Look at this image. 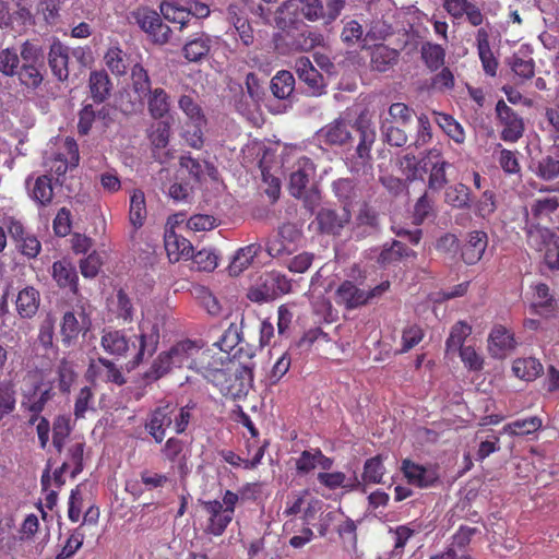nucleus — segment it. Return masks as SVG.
Returning a JSON list of instances; mask_svg holds the SVG:
<instances>
[{
  "label": "nucleus",
  "instance_id": "f257e3e1",
  "mask_svg": "<svg viewBox=\"0 0 559 559\" xmlns=\"http://www.w3.org/2000/svg\"><path fill=\"white\" fill-rule=\"evenodd\" d=\"M274 20L278 32L274 34L273 43L280 55L307 52L323 40L321 34L307 29V25L299 19L297 9L288 1L278 7Z\"/></svg>",
  "mask_w": 559,
  "mask_h": 559
},
{
  "label": "nucleus",
  "instance_id": "f03ea898",
  "mask_svg": "<svg viewBox=\"0 0 559 559\" xmlns=\"http://www.w3.org/2000/svg\"><path fill=\"white\" fill-rule=\"evenodd\" d=\"M139 334L135 335V342H131L122 330H104L100 337L102 348L115 357L127 358L133 350L131 359L128 361V368L134 369L144 360L145 356H152L159 344V328L156 323L142 321L139 323Z\"/></svg>",
  "mask_w": 559,
  "mask_h": 559
},
{
  "label": "nucleus",
  "instance_id": "7ed1b4c3",
  "mask_svg": "<svg viewBox=\"0 0 559 559\" xmlns=\"http://www.w3.org/2000/svg\"><path fill=\"white\" fill-rule=\"evenodd\" d=\"M209 359L213 356L206 352H202L201 347L191 340H183L173 345L169 350L162 352L152 362L150 369L144 372L145 381L153 382L174 368H189L202 372Z\"/></svg>",
  "mask_w": 559,
  "mask_h": 559
},
{
  "label": "nucleus",
  "instance_id": "20e7f679",
  "mask_svg": "<svg viewBox=\"0 0 559 559\" xmlns=\"http://www.w3.org/2000/svg\"><path fill=\"white\" fill-rule=\"evenodd\" d=\"M131 88L138 96V100L122 107L124 112L142 111L146 104L147 111L153 119L159 120L169 114L171 108L170 95L163 87H152L148 72L140 63L134 64L131 69Z\"/></svg>",
  "mask_w": 559,
  "mask_h": 559
},
{
  "label": "nucleus",
  "instance_id": "39448f33",
  "mask_svg": "<svg viewBox=\"0 0 559 559\" xmlns=\"http://www.w3.org/2000/svg\"><path fill=\"white\" fill-rule=\"evenodd\" d=\"M216 364L217 360L212 364L209 359L206 365L202 367L201 373L203 377L216 386L225 397L237 400L245 396L253 379L252 366L243 365L233 371L229 367H224L222 359H219V367L214 366Z\"/></svg>",
  "mask_w": 559,
  "mask_h": 559
},
{
  "label": "nucleus",
  "instance_id": "423d86ee",
  "mask_svg": "<svg viewBox=\"0 0 559 559\" xmlns=\"http://www.w3.org/2000/svg\"><path fill=\"white\" fill-rule=\"evenodd\" d=\"M191 417L189 406L178 407L171 402H165L147 414L144 428L156 443H162L166 437V430L171 426L176 433H183Z\"/></svg>",
  "mask_w": 559,
  "mask_h": 559
},
{
  "label": "nucleus",
  "instance_id": "0eeeda50",
  "mask_svg": "<svg viewBox=\"0 0 559 559\" xmlns=\"http://www.w3.org/2000/svg\"><path fill=\"white\" fill-rule=\"evenodd\" d=\"M130 19L156 45H165L171 36V28L163 22L159 14L148 8L140 7L130 13Z\"/></svg>",
  "mask_w": 559,
  "mask_h": 559
},
{
  "label": "nucleus",
  "instance_id": "6e6552de",
  "mask_svg": "<svg viewBox=\"0 0 559 559\" xmlns=\"http://www.w3.org/2000/svg\"><path fill=\"white\" fill-rule=\"evenodd\" d=\"M301 231L295 224L285 223L280 226L277 234L267 241L266 252L272 258H283L290 255L297 249V243L301 239Z\"/></svg>",
  "mask_w": 559,
  "mask_h": 559
},
{
  "label": "nucleus",
  "instance_id": "1a4fd4ad",
  "mask_svg": "<svg viewBox=\"0 0 559 559\" xmlns=\"http://www.w3.org/2000/svg\"><path fill=\"white\" fill-rule=\"evenodd\" d=\"M496 112L502 126L500 133L501 140L510 143L519 141L524 133L523 119L502 99L498 100Z\"/></svg>",
  "mask_w": 559,
  "mask_h": 559
},
{
  "label": "nucleus",
  "instance_id": "9d476101",
  "mask_svg": "<svg viewBox=\"0 0 559 559\" xmlns=\"http://www.w3.org/2000/svg\"><path fill=\"white\" fill-rule=\"evenodd\" d=\"M401 471L409 485L419 488H430L439 483V473L436 466H424L408 459L402 461Z\"/></svg>",
  "mask_w": 559,
  "mask_h": 559
},
{
  "label": "nucleus",
  "instance_id": "9b49d317",
  "mask_svg": "<svg viewBox=\"0 0 559 559\" xmlns=\"http://www.w3.org/2000/svg\"><path fill=\"white\" fill-rule=\"evenodd\" d=\"M444 11L454 20H465L475 27L485 21V14L475 0H442Z\"/></svg>",
  "mask_w": 559,
  "mask_h": 559
},
{
  "label": "nucleus",
  "instance_id": "f8f14e48",
  "mask_svg": "<svg viewBox=\"0 0 559 559\" xmlns=\"http://www.w3.org/2000/svg\"><path fill=\"white\" fill-rule=\"evenodd\" d=\"M223 503L216 499L202 501V509L207 515L204 532L213 536H222L234 516L223 509Z\"/></svg>",
  "mask_w": 559,
  "mask_h": 559
},
{
  "label": "nucleus",
  "instance_id": "ddd939ff",
  "mask_svg": "<svg viewBox=\"0 0 559 559\" xmlns=\"http://www.w3.org/2000/svg\"><path fill=\"white\" fill-rule=\"evenodd\" d=\"M316 174L313 162L306 156L300 157L294 166L289 177L288 190L289 193L300 199L306 193V188Z\"/></svg>",
  "mask_w": 559,
  "mask_h": 559
},
{
  "label": "nucleus",
  "instance_id": "4468645a",
  "mask_svg": "<svg viewBox=\"0 0 559 559\" xmlns=\"http://www.w3.org/2000/svg\"><path fill=\"white\" fill-rule=\"evenodd\" d=\"M87 377L92 380H102L119 386L127 383L121 369L112 360L105 357H98L91 361L87 368Z\"/></svg>",
  "mask_w": 559,
  "mask_h": 559
},
{
  "label": "nucleus",
  "instance_id": "2eb2a0df",
  "mask_svg": "<svg viewBox=\"0 0 559 559\" xmlns=\"http://www.w3.org/2000/svg\"><path fill=\"white\" fill-rule=\"evenodd\" d=\"M64 147L70 158L59 153L46 162V166L51 174L56 175L57 180L64 176L69 168L76 167L80 160L79 147L74 139L67 138Z\"/></svg>",
  "mask_w": 559,
  "mask_h": 559
},
{
  "label": "nucleus",
  "instance_id": "dca6fc26",
  "mask_svg": "<svg viewBox=\"0 0 559 559\" xmlns=\"http://www.w3.org/2000/svg\"><path fill=\"white\" fill-rule=\"evenodd\" d=\"M514 333L501 324L491 329L488 337V349L492 357L503 358L516 347Z\"/></svg>",
  "mask_w": 559,
  "mask_h": 559
},
{
  "label": "nucleus",
  "instance_id": "f3484780",
  "mask_svg": "<svg viewBox=\"0 0 559 559\" xmlns=\"http://www.w3.org/2000/svg\"><path fill=\"white\" fill-rule=\"evenodd\" d=\"M350 212L343 207L341 212L332 209H321L317 214V223L324 234L340 235L350 221Z\"/></svg>",
  "mask_w": 559,
  "mask_h": 559
},
{
  "label": "nucleus",
  "instance_id": "a211bd4d",
  "mask_svg": "<svg viewBox=\"0 0 559 559\" xmlns=\"http://www.w3.org/2000/svg\"><path fill=\"white\" fill-rule=\"evenodd\" d=\"M524 230L527 245L536 251H543L546 247L559 240V235L554 229L531 222L528 218Z\"/></svg>",
  "mask_w": 559,
  "mask_h": 559
},
{
  "label": "nucleus",
  "instance_id": "6ab92c4d",
  "mask_svg": "<svg viewBox=\"0 0 559 559\" xmlns=\"http://www.w3.org/2000/svg\"><path fill=\"white\" fill-rule=\"evenodd\" d=\"M488 246V236L483 230L467 234L466 241L461 247V258L467 265L476 264L484 255Z\"/></svg>",
  "mask_w": 559,
  "mask_h": 559
},
{
  "label": "nucleus",
  "instance_id": "aec40b11",
  "mask_svg": "<svg viewBox=\"0 0 559 559\" xmlns=\"http://www.w3.org/2000/svg\"><path fill=\"white\" fill-rule=\"evenodd\" d=\"M333 466V460L323 454L319 448L304 450L295 461V467L298 474L307 475L316 467L329 471Z\"/></svg>",
  "mask_w": 559,
  "mask_h": 559
},
{
  "label": "nucleus",
  "instance_id": "412c9836",
  "mask_svg": "<svg viewBox=\"0 0 559 559\" xmlns=\"http://www.w3.org/2000/svg\"><path fill=\"white\" fill-rule=\"evenodd\" d=\"M317 135L319 141L326 145H344L352 138L349 124L343 118H337L322 127Z\"/></svg>",
  "mask_w": 559,
  "mask_h": 559
},
{
  "label": "nucleus",
  "instance_id": "4be33fe9",
  "mask_svg": "<svg viewBox=\"0 0 559 559\" xmlns=\"http://www.w3.org/2000/svg\"><path fill=\"white\" fill-rule=\"evenodd\" d=\"M51 276L60 288H69L73 295L79 294L78 272L69 260L62 259L55 261Z\"/></svg>",
  "mask_w": 559,
  "mask_h": 559
},
{
  "label": "nucleus",
  "instance_id": "5701e85b",
  "mask_svg": "<svg viewBox=\"0 0 559 559\" xmlns=\"http://www.w3.org/2000/svg\"><path fill=\"white\" fill-rule=\"evenodd\" d=\"M69 49L60 40L55 39L48 52V64L57 80L63 82L69 78Z\"/></svg>",
  "mask_w": 559,
  "mask_h": 559
},
{
  "label": "nucleus",
  "instance_id": "b1692460",
  "mask_svg": "<svg viewBox=\"0 0 559 559\" xmlns=\"http://www.w3.org/2000/svg\"><path fill=\"white\" fill-rule=\"evenodd\" d=\"M185 442L181 439L171 437L166 440L160 452L164 459L171 464L170 468H178L181 475L188 472V457L185 451Z\"/></svg>",
  "mask_w": 559,
  "mask_h": 559
},
{
  "label": "nucleus",
  "instance_id": "393cba45",
  "mask_svg": "<svg viewBox=\"0 0 559 559\" xmlns=\"http://www.w3.org/2000/svg\"><path fill=\"white\" fill-rule=\"evenodd\" d=\"M212 47V38L205 32L194 34L182 47V55L188 62H199L207 57Z\"/></svg>",
  "mask_w": 559,
  "mask_h": 559
},
{
  "label": "nucleus",
  "instance_id": "a878e982",
  "mask_svg": "<svg viewBox=\"0 0 559 559\" xmlns=\"http://www.w3.org/2000/svg\"><path fill=\"white\" fill-rule=\"evenodd\" d=\"M40 293L34 286H25L17 293L15 308L22 319H32L38 312Z\"/></svg>",
  "mask_w": 559,
  "mask_h": 559
},
{
  "label": "nucleus",
  "instance_id": "bb28decb",
  "mask_svg": "<svg viewBox=\"0 0 559 559\" xmlns=\"http://www.w3.org/2000/svg\"><path fill=\"white\" fill-rule=\"evenodd\" d=\"M335 301L348 310L365 306V289L359 288L352 281H344L335 292Z\"/></svg>",
  "mask_w": 559,
  "mask_h": 559
},
{
  "label": "nucleus",
  "instance_id": "cd10ccee",
  "mask_svg": "<svg viewBox=\"0 0 559 559\" xmlns=\"http://www.w3.org/2000/svg\"><path fill=\"white\" fill-rule=\"evenodd\" d=\"M400 52L384 44H376L370 51V64L372 70L386 72L399 61Z\"/></svg>",
  "mask_w": 559,
  "mask_h": 559
},
{
  "label": "nucleus",
  "instance_id": "c85d7f7f",
  "mask_svg": "<svg viewBox=\"0 0 559 559\" xmlns=\"http://www.w3.org/2000/svg\"><path fill=\"white\" fill-rule=\"evenodd\" d=\"M318 481L330 490L338 488L353 491L360 487V480L356 475L347 477L343 472H321L317 477Z\"/></svg>",
  "mask_w": 559,
  "mask_h": 559
},
{
  "label": "nucleus",
  "instance_id": "c756f323",
  "mask_svg": "<svg viewBox=\"0 0 559 559\" xmlns=\"http://www.w3.org/2000/svg\"><path fill=\"white\" fill-rule=\"evenodd\" d=\"M559 210V197L548 195L537 198L531 204V222L542 223L551 221V216Z\"/></svg>",
  "mask_w": 559,
  "mask_h": 559
},
{
  "label": "nucleus",
  "instance_id": "7c9ffc66",
  "mask_svg": "<svg viewBox=\"0 0 559 559\" xmlns=\"http://www.w3.org/2000/svg\"><path fill=\"white\" fill-rule=\"evenodd\" d=\"M295 71L302 82H305L312 92L321 90L323 84V75L313 67L308 57H300L296 60Z\"/></svg>",
  "mask_w": 559,
  "mask_h": 559
},
{
  "label": "nucleus",
  "instance_id": "2f4dec72",
  "mask_svg": "<svg viewBox=\"0 0 559 559\" xmlns=\"http://www.w3.org/2000/svg\"><path fill=\"white\" fill-rule=\"evenodd\" d=\"M88 87L93 100L102 104L109 98L112 84L105 70L92 71L90 73Z\"/></svg>",
  "mask_w": 559,
  "mask_h": 559
},
{
  "label": "nucleus",
  "instance_id": "473e14b6",
  "mask_svg": "<svg viewBox=\"0 0 559 559\" xmlns=\"http://www.w3.org/2000/svg\"><path fill=\"white\" fill-rule=\"evenodd\" d=\"M165 249L170 261H179L181 258H190L193 253L191 242L175 231L165 235Z\"/></svg>",
  "mask_w": 559,
  "mask_h": 559
},
{
  "label": "nucleus",
  "instance_id": "72a5a7b5",
  "mask_svg": "<svg viewBox=\"0 0 559 559\" xmlns=\"http://www.w3.org/2000/svg\"><path fill=\"white\" fill-rule=\"evenodd\" d=\"M379 229V213L371 205L365 203L360 206L356 216V227L354 231L357 237L365 236L366 233L377 231Z\"/></svg>",
  "mask_w": 559,
  "mask_h": 559
},
{
  "label": "nucleus",
  "instance_id": "f704fd0d",
  "mask_svg": "<svg viewBox=\"0 0 559 559\" xmlns=\"http://www.w3.org/2000/svg\"><path fill=\"white\" fill-rule=\"evenodd\" d=\"M514 376L521 380L533 381L538 378L543 371V365L534 357L518 358L512 364Z\"/></svg>",
  "mask_w": 559,
  "mask_h": 559
},
{
  "label": "nucleus",
  "instance_id": "c9c22d12",
  "mask_svg": "<svg viewBox=\"0 0 559 559\" xmlns=\"http://www.w3.org/2000/svg\"><path fill=\"white\" fill-rule=\"evenodd\" d=\"M420 58L425 66L435 72L444 64L445 49L439 44L425 41L420 47Z\"/></svg>",
  "mask_w": 559,
  "mask_h": 559
},
{
  "label": "nucleus",
  "instance_id": "e433bc0d",
  "mask_svg": "<svg viewBox=\"0 0 559 559\" xmlns=\"http://www.w3.org/2000/svg\"><path fill=\"white\" fill-rule=\"evenodd\" d=\"M411 254H415V252L407 248L402 241L393 240L390 246H383L377 262L381 266L385 267L401 261L403 258L409 257Z\"/></svg>",
  "mask_w": 559,
  "mask_h": 559
},
{
  "label": "nucleus",
  "instance_id": "4c0bfd02",
  "mask_svg": "<svg viewBox=\"0 0 559 559\" xmlns=\"http://www.w3.org/2000/svg\"><path fill=\"white\" fill-rule=\"evenodd\" d=\"M147 215L144 192L140 189L133 190L130 197L129 221L138 230L144 225Z\"/></svg>",
  "mask_w": 559,
  "mask_h": 559
},
{
  "label": "nucleus",
  "instance_id": "58836bf2",
  "mask_svg": "<svg viewBox=\"0 0 559 559\" xmlns=\"http://www.w3.org/2000/svg\"><path fill=\"white\" fill-rule=\"evenodd\" d=\"M444 202L454 209H469L472 203L469 188L464 183L449 186L444 192Z\"/></svg>",
  "mask_w": 559,
  "mask_h": 559
},
{
  "label": "nucleus",
  "instance_id": "ea45409f",
  "mask_svg": "<svg viewBox=\"0 0 559 559\" xmlns=\"http://www.w3.org/2000/svg\"><path fill=\"white\" fill-rule=\"evenodd\" d=\"M82 331V325L73 311L64 312L60 322L61 342L66 347H70L76 341Z\"/></svg>",
  "mask_w": 559,
  "mask_h": 559
},
{
  "label": "nucleus",
  "instance_id": "a19ab883",
  "mask_svg": "<svg viewBox=\"0 0 559 559\" xmlns=\"http://www.w3.org/2000/svg\"><path fill=\"white\" fill-rule=\"evenodd\" d=\"M543 426V420L538 416L516 419L503 427V432L509 436L524 437L536 432Z\"/></svg>",
  "mask_w": 559,
  "mask_h": 559
},
{
  "label": "nucleus",
  "instance_id": "79ce46f5",
  "mask_svg": "<svg viewBox=\"0 0 559 559\" xmlns=\"http://www.w3.org/2000/svg\"><path fill=\"white\" fill-rule=\"evenodd\" d=\"M112 311L116 318L122 320L124 323H131L134 319L135 309L131 297L124 289L119 288L112 300Z\"/></svg>",
  "mask_w": 559,
  "mask_h": 559
},
{
  "label": "nucleus",
  "instance_id": "37998d69",
  "mask_svg": "<svg viewBox=\"0 0 559 559\" xmlns=\"http://www.w3.org/2000/svg\"><path fill=\"white\" fill-rule=\"evenodd\" d=\"M160 12L165 20L173 24H178L179 31H182L183 28L192 24L190 13L188 9L183 7L177 5L171 2H163L160 4Z\"/></svg>",
  "mask_w": 559,
  "mask_h": 559
},
{
  "label": "nucleus",
  "instance_id": "c03bdc74",
  "mask_svg": "<svg viewBox=\"0 0 559 559\" xmlns=\"http://www.w3.org/2000/svg\"><path fill=\"white\" fill-rule=\"evenodd\" d=\"M436 122L455 143H464V129L462 124L457 122L451 115L444 112H436Z\"/></svg>",
  "mask_w": 559,
  "mask_h": 559
},
{
  "label": "nucleus",
  "instance_id": "a18cd8bd",
  "mask_svg": "<svg viewBox=\"0 0 559 559\" xmlns=\"http://www.w3.org/2000/svg\"><path fill=\"white\" fill-rule=\"evenodd\" d=\"M241 335L237 324L231 323L222 334L215 345L221 352L228 355V359H233V354L236 353L237 346L241 345Z\"/></svg>",
  "mask_w": 559,
  "mask_h": 559
},
{
  "label": "nucleus",
  "instance_id": "49530a36",
  "mask_svg": "<svg viewBox=\"0 0 559 559\" xmlns=\"http://www.w3.org/2000/svg\"><path fill=\"white\" fill-rule=\"evenodd\" d=\"M272 272L262 275L257 286L251 287L248 292V298L255 302H265L276 298L274 283H269Z\"/></svg>",
  "mask_w": 559,
  "mask_h": 559
},
{
  "label": "nucleus",
  "instance_id": "de8ad7c7",
  "mask_svg": "<svg viewBox=\"0 0 559 559\" xmlns=\"http://www.w3.org/2000/svg\"><path fill=\"white\" fill-rule=\"evenodd\" d=\"M384 473L383 459L381 455H376L365 462L361 478L365 484H382Z\"/></svg>",
  "mask_w": 559,
  "mask_h": 559
},
{
  "label": "nucleus",
  "instance_id": "09e8293b",
  "mask_svg": "<svg viewBox=\"0 0 559 559\" xmlns=\"http://www.w3.org/2000/svg\"><path fill=\"white\" fill-rule=\"evenodd\" d=\"M295 79L288 71H280L271 81L273 95L278 99L287 98L294 91Z\"/></svg>",
  "mask_w": 559,
  "mask_h": 559
},
{
  "label": "nucleus",
  "instance_id": "8fccbe9b",
  "mask_svg": "<svg viewBox=\"0 0 559 559\" xmlns=\"http://www.w3.org/2000/svg\"><path fill=\"white\" fill-rule=\"evenodd\" d=\"M471 333L472 326L468 323L464 321L456 322L452 326L450 335L445 341L447 352H455L464 347L463 343L466 340V337L471 335Z\"/></svg>",
  "mask_w": 559,
  "mask_h": 559
},
{
  "label": "nucleus",
  "instance_id": "3c124183",
  "mask_svg": "<svg viewBox=\"0 0 559 559\" xmlns=\"http://www.w3.org/2000/svg\"><path fill=\"white\" fill-rule=\"evenodd\" d=\"M32 198L41 206H47L51 203L53 198V188L51 179L47 175L37 177L32 190Z\"/></svg>",
  "mask_w": 559,
  "mask_h": 559
},
{
  "label": "nucleus",
  "instance_id": "603ef678",
  "mask_svg": "<svg viewBox=\"0 0 559 559\" xmlns=\"http://www.w3.org/2000/svg\"><path fill=\"white\" fill-rule=\"evenodd\" d=\"M85 538V534L82 530V525L71 531L66 544L61 550L56 555V559H70L76 551L82 547Z\"/></svg>",
  "mask_w": 559,
  "mask_h": 559
},
{
  "label": "nucleus",
  "instance_id": "864d4df0",
  "mask_svg": "<svg viewBox=\"0 0 559 559\" xmlns=\"http://www.w3.org/2000/svg\"><path fill=\"white\" fill-rule=\"evenodd\" d=\"M179 108L185 112L191 123L206 124L205 116L200 105L190 95H182L178 100Z\"/></svg>",
  "mask_w": 559,
  "mask_h": 559
},
{
  "label": "nucleus",
  "instance_id": "5fc2aeb1",
  "mask_svg": "<svg viewBox=\"0 0 559 559\" xmlns=\"http://www.w3.org/2000/svg\"><path fill=\"white\" fill-rule=\"evenodd\" d=\"M44 66L23 63L17 72L21 84L29 88H37L44 80L41 69Z\"/></svg>",
  "mask_w": 559,
  "mask_h": 559
},
{
  "label": "nucleus",
  "instance_id": "6e6d98bb",
  "mask_svg": "<svg viewBox=\"0 0 559 559\" xmlns=\"http://www.w3.org/2000/svg\"><path fill=\"white\" fill-rule=\"evenodd\" d=\"M535 296L537 301H535L532 307L537 313H542L543 311H554L557 307V301L551 295L550 288L547 284L538 283L535 286Z\"/></svg>",
  "mask_w": 559,
  "mask_h": 559
},
{
  "label": "nucleus",
  "instance_id": "4d7b16f0",
  "mask_svg": "<svg viewBox=\"0 0 559 559\" xmlns=\"http://www.w3.org/2000/svg\"><path fill=\"white\" fill-rule=\"evenodd\" d=\"M384 141L391 146H403L407 142V135L404 130L395 127L393 121L384 119L380 126Z\"/></svg>",
  "mask_w": 559,
  "mask_h": 559
},
{
  "label": "nucleus",
  "instance_id": "13d9d810",
  "mask_svg": "<svg viewBox=\"0 0 559 559\" xmlns=\"http://www.w3.org/2000/svg\"><path fill=\"white\" fill-rule=\"evenodd\" d=\"M431 216H435V199L426 191L414 205V223L420 225Z\"/></svg>",
  "mask_w": 559,
  "mask_h": 559
},
{
  "label": "nucleus",
  "instance_id": "bf43d9fd",
  "mask_svg": "<svg viewBox=\"0 0 559 559\" xmlns=\"http://www.w3.org/2000/svg\"><path fill=\"white\" fill-rule=\"evenodd\" d=\"M57 374L59 390L62 393H69L76 379L73 364L67 359H62L58 365Z\"/></svg>",
  "mask_w": 559,
  "mask_h": 559
},
{
  "label": "nucleus",
  "instance_id": "052dcab7",
  "mask_svg": "<svg viewBox=\"0 0 559 559\" xmlns=\"http://www.w3.org/2000/svg\"><path fill=\"white\" fill-rule=\"evenodd\" d=\"M52 396L53 392L51 388L45 389L39 395L34 392L33 394L25 395L22 401V407L29 413H41Z\"/></svg>",
  "mask_w": 559,
  "mask_h": 559
},
{
  "label": "nucleus",
  "instance_id": "680f3d73",
  "mask_svg": "<svg viewBox=\"0 0 559 559\" xmlns=\"http://www.w3.org/2000/svg\"><path fill=\"white\" fill-rule=\"evenodd\" d=\"M425 333L420 325L408 324L402 331L401 349L400 353H407L417 346L424 338Z\"/></svg>",
  "mask_w": 559,
  "mask_h": 559
},
{
  "label": "nucleus",
  "instance_id": "e2e57ef3",
  "mask_svg": "<svg viewBox=\"0 0 559 559\" xmlns=\"http://www.w3.org/2000/svg\"><path fill=\"white\" fill-rule=\"evenodd\" d=\"M126 55L119 47H110L104 59L108 69L115 75H123L127 73Z\"/></svg>",
  "mask_w": 559,
  "mask_h": 559
},
{
  "label": "nucleus",
  "instance_id": "0e129e2a",
  "mask_svg": "<svg viewBox=\"0 0 559 559\" xmlns=\"http://www.w3.org/2000/svg\"><path fill=\"white\" fill-rule=\"evenodd\" d=\"M85 443L83 441H78L72 443L67 450V460L64 462L70 463V467L72 466L71 477H76L84 468L83 465V455H84Z\"/></svg>",
  "mask_w": 559,
  "mask_h": 559
},
{
  "label": "nucleus",
  "instance_id": "69168bd1",
  "mask_svg": "<svg viewBox=\"0 0 559 559\" xmlns=\"http://www.w3.org/2000/svg\"><path fill=\"white\" fill-rule=\"evenodd\" d=\"M510 66L513 73L523 80H530L535 74V62L533 58L514 55Z\"/></svg>",
  "mask_w": 559,
  "mask_h": 559
},
{
  "label": "nucleus",
  "instance_id": "338daca9",
  "mask_svg": "<svg viewBox=\"0 0 559 559\" xmlns=\"http://www.w3.org/2000/svg\"><path fill=\"white\" fill-rule=\"evenodd\" d=\"M258 251L259 246L257 245H249L245 248H240L234 257L230 269L233 271H242L243 269L248 267L257 257Z\"/></svg>",
  "mask_w": 559,
  "mask_h": 559
},
{
  "label": "nucleus",
  "instance_id": "774afa93",
  "mask_svg": "<svg viewBox=\"0 0 559 559\" xmlns=\"http://www.w3.org/2000/svg\"><path fill=\"white\" fill-rule=\"evenodd\" d=\"M15 390L9 382L0 384V418L15 409Z\"/></svg>",
  "mask_w": 559,
  "mask_h": 559
}]
</instances>
